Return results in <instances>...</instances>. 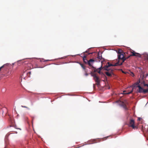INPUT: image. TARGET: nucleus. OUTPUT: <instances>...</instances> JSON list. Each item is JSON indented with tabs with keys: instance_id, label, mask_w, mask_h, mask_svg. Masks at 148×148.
<instances>
[{
	"instance_id": "obj_27",
	"label": "nucleus",
	"mask_w": 148,
	"mask_h": 148,
	"mask_svg": "<svg viewBox=\"0 0 148 148\" xmlns=\"http://www.w3.org/2000/svg\"><path fill=\"white\" fill-rule=\"evenodd\" d=\"M95 84H93V87L94 88H95Z\"/></svg>"
},
{
	"instance_id": "obj_1",
	"label": "nucleus",
	"mask_w": 148,
	"mask_h": 148,
	"mask_svg": "<svg viewBox=\"0 0 148 148\" xmlns=\"http://www.w3.org/2000/svg\"><path fill=\"white\" fill-rule=\"evenodd\" d=\"M97 57L95 59H90V60L88 61V64L90 67L92 66H93L92 65L95 61H99L100 62L101 60L102 59V58L101 56L100 57L99 56V53H97Z\"/></svg>"
},
{
	"instance_id": "obj_15",
	"label": "nucleus",
	"mask_w": 148,
	"mask_h": 148,
	"mask_svg": "<svg viewBox=\"0 0 148 148\" xmlns=\"http://www.w3.org/2000/svg\"><path fill=\"white\" fill-rule=\"evenodd\" d=\"M121 106L123 107L125 109H127L126 106L123 102H122Z\"/></svg>"
},
{
	"instance_id": "obj_7",
	"label": "nucleus",
	"mask_w": 148,
	"mask_h": 148,
	"mask_svg": "<svg viewBox=\"0 0 148 148\" xmlns=\"http://www.w3.org/2000/svg\"><path fill=\"white\" fill-rule=\"evenodd\" d=\"M140 82L141 86H147L148 87V84H145L144 80L143 79L140 80Z\"/></svg>"
},
{
	"instance_id": "obj_24",
	"label": "nucleus",
	"mask_w": 148,
	"mask_h": 148,
	"mask_svg": "<svg viewBox=\"0 0 148 148\" xmlns=\"http://www.w3.org/2000/svg\"><path fill=\"white\" fill-rule=\"evenodd\" d=\"M141 119H142V118H141L138 117V120L140 121L141 120Z\"/></svg>"
},
{
	"instance_id": "obj_30",
	"label": "nucleus",
	"mask_w": 148,
	"mask_h": 148,
	"mask_svg": "<svg viewBox=\"0 0 148 148\" xmlns=\"http://www.w3.org/2000/svg\"><path fill=\"white\" fill-rule=\"evenodd\" d=\"M132 74L133 75H132L133 76L134 75V74L132 73Z\"/></svg>"
},
{
	"instance_id": "obj_11",
	"label": "nucleus",
	"mask_w": 148,
	"mask_h": 148,
	"mask_svg": "<svg viewBox=\"0 0 148 148\" xmlns=\"http://www.w3.org/2000/svg\"><path fill=\"white\" fill-rule=\"evenodd\" d=\"M86 56H84L83 57V61L86 64H88V60L86 59Z\"/></svg>"
},
{
	"instance_id": "obj_18",
	"label": "nucleus",
	"mask_w": 148,
	"mask_h": 148,
	"mask_svg": "<svg viewBox=\"0 0 148 148\" xmlns=\"http://www.w3.org/2000/svg\"><path fill=\"white\" fill-rule=\"evenodd\" d=\"M133 89H132V90H131V91L130 92H127L125 93H124L123 94H126V95L129 94L131 93L133 91Z\"/></svg>"
},
{
	"instance_id": "obj_23",
	"label": "nucleus",
	"mask_w": 148,
	"mask_h": 148,
	"mask_svg": "<svg viewBox=\"0 0 148 148\" xmlns=\"http://www.w3.org/2000/svg\"><path fill=\"white\" fill-rule=\"evenodd\" d=\"M85 75L86 76H87L88 75V74L87 73V71H86V70H85Z\"/></svg>"
},
{
	"instance_id": "obj_3",
	"label": "nucleus",
	"mask_w": 148,
	"mask_h": 148,
	"mask_svg": "<svg viewBox=\"0 0 148 148\" xmlns=\"http://www.w3.org/2000/svg\"><path fill=\"white\" fill-rule=\"evenodd\" d=\"M137 87L138 88V92L143 93L145 94L148 92V89H144L141 87L140 85H138Z\"/></svg>"
},
{
	"instance_id": "obj_29",
	"label": "nucleus",
	"mask_w": 148,
	"mask_h": 148,
	"mask_svg": "<svg viewBox=\"0 0 148 148\" xmlns=\"http://www.w3.org/2000/svg\"><path fill=\"white\" fill-rule=\"evenodd\" d=\"M4 75H5L6 76H7L8 75L6 74H4Z\"/></svg>"
},
{
	"instance_id": "obj_26",
	"label": "nucleus",
	"mask_w": 148,
	"mask_h": 148,
	"mask_svg": "<svg viewBox=\"0 0 148 148\" xmlns=\"http://www.w3.org/2000/svg\"><path fill=\"white\" fill-rule=\"evenodd\" d=\"M119 101H120V102H121V101H120V100L118 101H116V102H118Z\"/></svg>"
},
{
	"instance_id": "obj_32",
	"label": "nucleus",
	"mask_w": 148,
	"mask_h": 148,
	"mask_svg": "<svg viewBox=\"0 0 148 148\" xmlns=\"http://www.w3.org/2000/svg\"><path fill=\"white\" fill-rule=\"evenodd\" d=\"M29 73H31V72H29Z\"/></svg>"
},
{
	"instance_id": "obj_5",
	"label": "nucleus",
	"mask_w": 148,
	"mask_h": 148,
	"mask_svg": "<svg viewBox=\"0 0 148 148\" xmlns=\"http://www.w3.org/2000/svg\"><path fill=\"white\" fill-rule=\"evenodd\" d=\"M131 53H132V54L130 55L126 58H125L126 59L128 58L130 56H135L140 58L141 57V55L140 54L136 53L133 51H132L131 52Z\"/></svg>"
},
{
	"instance_id": "obj_22",
	"label": "nucleus",
	"mask_w": 148,
	"mask_h": 148,
	"mask_svg": "<svg viewBox=\"0 0 148 148\" xmlns=\"http://www.w3.org/2000/svg\"><path fill=\"white\" fill-rule=\"evenodd\" d=\"M144 56L147 58V60H148V54H144Z\"/></svg>"
},
{
	"instance_id": "obj_20",
	"label": "nucleus",
	"mask_w": 148,
	"mask_h": 148,
	"mask_svg": "<svg viewBox=\"0 0 148 148\" xmlns=\"http://www.w3.org/2000/svg\"><path fill=\"white\" fill-rule=\"evenodd\" d=\"M140 79H139L138 81L136 83H135V84L136 85H138L140 83Z\"/></svg>"
},
{
	"instance_id": "obj_28",
	"label": "nucleus",
	"mask_w": 148,
	"mask_h": 148,
	"mask_svg": "<svg viewBox=\"0 0 148 148\" xmlns=\"http://www.w3.org/2000/svg\"><path fill=\"white\" fill-rule=\"evenodd\" d=\"M92 53H89L88 54L89 55L90 54H92Z\"/></svg>"
},
{
	"instance_id": "obj_9",
	"label": "nucleus",
	"mask_w": 148,
	"mask_h": 148,
	"mask_svg": "<svg viewBox=\"0 0 148 148\" xmlns=\"http://www.w3.org/2000/svg\"><path fill=\"white\" fill-rule=\"evenodd\" d=\"M8 64H4L3 66L0 67V71L1 69H3L4 70H5L8 69L7 66H8Z\"/></svg>"
},
{
	"instance_id": "obj_19",
	"label": "nucleus",
	"mask_w": 148,
	"mask_h": 148,
	"mask_svg": "<svg viewBox=\"0 0 148 148\" xmlns=\"http://www.w3.org/2000/svg\"><path fill=\"white\" fill-rule=\"evenodd\" d=\"M97 72L99 74H101V70H99V69L98 68L97 69Z\"/></svg>"
},
{
	"instance_id": "obj_17",
	"label": "nucleus",
	"mask_w": 148,
	"mask_h": 148,
	"mask_svg": "<svg viewBox=\"0 0 148 148\" xmlns=\"http://www.w3.org/2000/svg\"><path fill=\"white\" fill-rule=\"evenodd\" d=\"M91 67L94 70V72H93L94 73L95 72H97V69H96V68H95L93 66H92Z\"/></svg>"
},
{
	"instance_id": "obj_33",
	"label": "nucleus",
	"mask_w": 148,
	"mask_h": 148,
	"mask_svg": "<svg viewBox=\"0 0 148 148\" xmlns=\"http://www.w3.org/2000/svg\"><path fill=\"white\" fill-rule=\"evenodd\" d=\"M125 92V91H123V92Z\"/></svg>"
},
{
	"instance_id": "obj_16",
	"label": "nucleus",
	"mask_w": 148,
	"mask_h": 148,
	"mask_svg": "<svg viewBox=\"0 0 148 148\" xmlns=\"http://www.w3.org/2000/svg\"><path fill=\"white\" fill-rule=\"evenodd\" d=\"M107 63H108V65L106 64V67H110L111 66H113V64L110 63L109 62H108Z\"/></svg>"
},
{
	"instance_id": "obj_31",
	"label": "nucleus",
	"mask_w": 148,
	"mask_h": 148,
	"mask_svg": "<svg viewBox=\"0 0 148 148\" xmlns=\"http://www.w3.org/2000/svg\"><path fill=\"white\" fill-rule=\"evenodd\" d=\"M101 63H102V62H103L102 61H101Z\"/></svg>"
},
{
	"instance_id": "obj_4",
	"label": "nucleus",
	"mask_w": 148,
	"mask_h": 148,
	"mask_svg": "<svg viewBox=\"0 0 148 148\" xmlns=\"http://www.w3.org/2000/svg\"><path fill=\"white\" fill-rule=\"evenodd\" d=\"M135 122L134 120L133 119L130 120L129 125L130 127H131L134 129H137L138 128V126H135L134 125Z\"/></svg>"
},
{
	"instance_id": "obj_6",
	"label": "nucleus",
	"mask_w": 148,
	"mask_h": 148,
	"mask_svg": "<svg viewBox=\"0 0 148 148\" xmlns=\"http://www.w3.org/2000/svg\"><path fill=\"white\" fill-rule=\"evenodd\" d=\"M125 53H123L120 55H118V59L119 60L121 59L123 60L122 63L124 62V61L126 60V58H125L124 56V54Z\"/></svg>"
},
{
	"instance_id": "obj_12",
	"label": "nucleus",
	"mask_w": 148,
	"mask_h": 148,
	"mask_svg": "<svg viewBox=\"0 0 148 148\" xmlns=\"http://www.w3.org/2000/svg\"><path fill=\"white\" fill-rule=\"evenodd\" d=\"M122 64V62L121 63H119V61H118L115 64H113V66H121Z\"/></svg>"
},
{
	"instance_id": "obj_14",
	"label": "nucleus",
	"mask_w": 148,
	"mask_h": 148,
	"mask_svg": "<svg viewBox=\"0 0 148 148\" xmlns=\"http://www.w3.org/2000/svg\"><path fill=\"white\" fill-rule=\"evenodd\" d=\"M79 64L80 65V66H81L82 68L84 70H86V67L84 65V64H82L81 63H79Z\"/></svg>"
},
{
	"instance_id": "obj_13",
	"label": "nucleus",
	"mask_w": 148,
	"mask_h": 148,
	"mask_svg": "<svg viewBox=\"0 0 148 148\" xmlns=\"http://www.w3.org/2000/svg\"><path fill=\"white\" fill-rule=\"evenodd\" d=\"M117 52L118 55L124 53L121 49H119V50L117 51Z\"/></svg>"
},
{
	"instance_id": "obj_21",
	"label": "nucleus",
	"mask_w": 148,
	"mask_h": 148,
	"mask_svg": "<svg viewBox=\"0 0 148 148\" xmlns=\"http://www.w3.org/2000/svg\"><path fill=\"white\" fill-rule=\"evenodd\" d=\"M104 67H103L102 65V64L101 66L99 68V70H100L101 71L102 69H103V70H104Z\"/></svg>"
},
{
	"instance_id": "obj_25",
	"label": "nucleus",
	"mask_w": 148,
	"mask_h": 148,
	"mask_svg": "<svg viewBox=\"0 0 148 148\" xmlns=\"http://www.w3.org/2000/svg\"><path fill=\"white\" fill-rule=\"evenodd\" d=\"M22 107L27 108V107L26 106H21Z\"/></svg>"
},
{
	"instance_id": "obj_2",
	"label": "nucleus",
	"mask_w": 148,
	"mask_h": 148,
	"mask_svg": "<svg viewBox=\"0 0 148 148\" xmlns=\"http://www.w3.org/2000/svg\"><path fill=\"white\" fill-rule=\"evenodd\" d=\"M90 74L93 77V79L96 82V84L97 85H99L100 84V79L99 77L97 76L96 74L91 72Z\"/></svg>"
},
{
	"instance_id": "obj_10",
	"label": "nucleus",
	"mask_w": 148,
	"mask_h": 148,
	"mask_svg": "<svg viewBox=\"0 0 148 148\" xmlns=\"http://www.w3.org/2000/svg\"><path fill=\"white\" fill-rule=\"evenodd\" d=\"M104 70L107 71H110V70H112V71H113V69H112L109 68V67H107L106 66H105L104 67Z\"/></svg>"
},
{
	"instance_id": "obj_8",
	"label": "nucleus",
	"mask_w": 148,
	"mask_h": 148,
	"mask_svg": "<svg viewBox=\"0 0 148 148\" xmlns=\"http://www.w3.org/2000/svg\"><path fill=\"white\" fill-rule=\"evenodd\" d=\"M106 75L109 77H111L112 75L113 74V71L112 70H110V71H107L105 72Z\"/></svg>"
}]
</instances>
